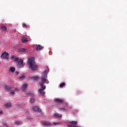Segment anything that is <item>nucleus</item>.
Segmentation results:
<instances>
[{
    "label": "nucleus",
    "mask_w": 127,
    "mask_h": 127,
    "mask_svg": "<svg viewBox=\"0 0 127 127\" xmlns=\"http://www.w3.org/2000/svg\"><path fill=\"white\" fill-rule=\"evenodd\" d=\"M47 82H48V80H47V70H46L43 72L41 79V81L39 82L41 88L39 90V92L41 95H45L44 90L46 89V86L44 85V84L47 83Z\"/></svg>",
    "instance_id": "1"
},
{
    "label": "nucleus",
    "mask_w": 127,
    "mask_h": 127,
    "mask_svg": "<svg viewBox=\"0 0 127 127\" xmlns=\"http://www.w3.org/2000/svg\"><path fill=\"white\" fill-rule=\"evenodd\" d=\"M28 65L29 66V69H30L32 71H36V70H37V68H38V66L36 65L35 62L33 61V59L32 58L29 59Z\"/></svg>",
    "instance_id": "2"
},
{
    "label": "nucleus",
    "mask_w": 127,
    "mask_h": 127,
    "mask_svg": "<svg viewBox=\"0 0 127 127\" xmlns=\"http://www.w3.org/2000/svg\"><path fill=\"white\" fill-rule=\"evenodd\" d=\"M14 62L17 63V66L19 68H23L25 65V64L24 62H23V60L19 59V58H16L14 61Z\"/></svg>",
    "instance_id": "3"
},
{
    "label": "nucleus",
    "mask_w": 127,
    "mask_h": 127,
    "mask_svg": "<svg viewBox=\"0 0 127 127\" xmlns=\"http://www.w3.org/2000/svg\"><path fill=\"white\" fill-rule=\"evenodd\" d=\"M70 125H68V127H78L77 126L78 122L77 121H71L69 122Z\"/></svg>",
    "instance_id": "4"
},
{
    "label": "nucleus",
    "mask_w": 127,
    "mask_h": 127,
    "mask_svg": "<svg viewBox=\"0 0 127 127\" xmlns=\"http://www.w3.org/2000/svg\"><path fill=\"white\" fill-rule=\"evenodd\" d=\"M9 54H8V53L4 52L1 55V58H3L4 59H9L8 56Z\"/></svg>",
    "instance_id": "5"
},
{
    "label": "nucleus",
    "mask_w": 127,
    "mask_h": 127,
    "mask_svg": "<svg viewBox=\"0 0 127 127\" xmlns=\"http://www.w3.org/2000/svg\"><path fill=\"white\" fill-rule=\"evenodd\" d=\"M33 110L34 112H38V113H41V109L38 107L37 106H34L33 107Z\"/></svg>",
    "instance_id": "6"
},
{
    "label": "nucleus",
    "mask_w": 127,
    "mask_h": 127,
    "mask_svg": "<svg viewBox=\"0 0 127 127\" xmlns=\"http://www.w3.org/2000/svg\"><path fill=\"white\" fill-rule=\"evenodd\" d=\"M59 110L63 111L64 112H66V111H68V110H69V107L65 105L64 108H60Z\"/></svg>",
    "instance_id": "7"
},
{
    "label": "nucleus",
    "mask_w": 127,
    "mask_h": 127,
    "mask_svg": "<svg viewBox=\"0 0 127 127\" xmlns=\"http://www.w3.org/2000/svg\"><path fill=\"white\" fill-rule=\"evenodd\" d=\"M55 102L56 103H59V104H63L64 100L62 99L56 98L55 99Z\"/></svg>",
    "instance_id": "8"
},
{
    "label": "nucleus",
    "mask_w": 127,
    "mask_h": 127,
    "mask_svg": "<svg viewBox=\"0 0 127 127\" xmlns=\"http://www.w3.org/2000/svg\"><path fill=\"white\" fill-rule=\"evenodd\" d=\"M43 47L41 45H38L36 46V50H37V51H39V50H41Z\"/></svg>",
    "instance_id": "9"
},
{
    "label": "nucleus",
    "mask_w": 127,
    "mask_h": 127,
    "mask_svg": "<svg viewBox=\"0 0 127 127\" xmlns=\"http://www.w3.org/2000/svg\"><path fill=\"white\" fill-rule=\"evenodd\" d=\"M28 85L27 84L25 83L24 85H22L21 90H22V91H24V90H25V89H26V88H27Z\"/></svg>",
    "instance_id": "10"
},
{
    "label": "nucleus",
    "mask_w": 127,
    "mask_h": 127,
    "mask_svg": "<svg viewBox=\"0 0 127 127\" xmlns=\"http://www.w3.org/2000/svg\"><path fill=\"white\" fill-rule=\"evenodd\" d=\"M0 29H1V30H2V31H6V30H7V28H6V27L4 26H1L0 27Z\"/></svg>",
    "instance_id": "11"
},
{
    "label": "nucleus",
    "mask_w": 127,
    "mask_h": 127,
    "mask_svg": "<svg viewBox=\"0 0 127 127\" xmlns=\"http://www.w3.org/2000/svg\"><path fill=\"white\" fill-rule=\"evenodd\" d=\"M43 126H44L45 127H48V126H51V124H50V123L48 122H45L43 123Z\"/></svg>",
    "instance_id": "12"
},
{
    "label": "nucleus",
    "mask_w": 127,
    "mask_h": 127,
    "mask_svg": "<svg viewBox=\"0 0 127 127\" xmlns=\"http://www.w3.org/2000/svg\"><path fill=\"white\" fill-rule=\"evenodd\" d=\"M4 88L6 89V90H7L8 91H9V90H11V89H12V87H10L9 85H5Z\"/></svg>",
    "instance_id": "13"
},
{
    "label": "nucleus",
    "mask_w": 127,
    "mask_h": 127,
    "mask_svg": "<svg viewBox=\"0 0 127 127\" xmlns=\"http://www.w3.org/2000/svg\"><path fill=\"white\" fill-rule=\"evenodd\" d=\"M21 41L22 43H25L26 42H27L28 40L26 38H23L21 39Z\"/></svg>",
    "instance_id": "14"
},
{
    "label": "nucleus",
    "mask_w": 127,
    "mask_h": 127,
    "mask_svg": "<svg viewBox=\"0 0 127 127\" xmlns=\"http://www.w3.org/2000/svg\"><path fill=\"white\" fill-rule=\"evenodd\" d=\"M20 52H28V50L26 49L22 48L19 50Z\"/></svg>",
    "instance_id": "15"
},
{
    "label": "nucleus",
    "mask_w": 127,
    "mask_h": 127,
    "mask_svg": "<svg viewBox=\"0 0 127 127\" xmlns=\"http://www.w3.org/2000/svg\"><path fill=\"white\" fill-rule=\"evenodd\" d=\"M4 106L6 107V108H10L11 107V103H6L4 104Z\"/></svg>",
    "instance_id": "16"
},
{
    "label": "nucleus",
    "mask_w": 127,
    "mask_h": 127,
    "mask_svg": "<svg viewBox=\"0 0 127 127\" xmlns=\"http://www.w3.org/2000/svg\"><path fill=\"white\" fill-rule=\"evenodd\" d=\"M55 117H56V118H61L62 116L58 113H57L55 114Z\"/></svg>",
    "instance_id": "17"
},
{
    "label": "nucleus",
    "mask_w": 127,
    "mask_h": 127,
    "mask_svg": "<svg viewBox=\"0 0 127 127\" xmlns=\"http://www.w3.org/2000/svg\"><path fill=\"white\" fill-rule=\"evenodd\" d=\"M10 72H14L15 71V68L13 67H11L10 68Z\"/></svg>",
    "instance_id": "18"
},
{
    "label": "nucleus",
    "mask_w": 127,
    "mask_h": 127,
    "mask_svg": "<svg viewBox=\"0 0 127 127\" xmlns=\"http://www.w3.org/2000/svg\"><path fill=\"white\" fill-rule=\"evenodd\" d=\"M65 84L64 82L62 83V84H61L60 85V88H63L64 87V86H65Z\"/></svg>",
    "instance_id": "19"
},
{
    "label": "nucleus",
    "mask_w": 127,
    "mask_h": 127,
    "mask_svg": "<svg viewBox=\"0 0 127 127\" xmlns=\"http://www.w3.org/2000/svg\"><path fill=\"white\" fill-rule=\"evenodd\" d=\"M25 95H29V96H31L32 95V94H31V93L28 92L27 91H25Z\"/></svg>",
    "instance_id": "20"
},
{
    "label": "nucleus",
    "mask_w": 127,
    "mask_h": 127,
    "mask_svg": "<svg viewBox=\"0 0 127 127\" xmlns=\"http://www.w3.org/2000/svg\"><path fill=\"white\" fill-rule=\"evenodd\" d=\"M15 124H16L17 126H19V125H21V122L19 121H16L15 122Z\"/></svg>",
    "instance_id": "21"
},
{
    "label": "nucleus",
    "mask_w": 127,
    "mask_h": 127,
    "mask_svg": "<svg viewBox=\"0 0 127 127\" xmlns=\"http://www.w3.org/2000/svg\"><path fill=\"white\" fill-rule=\"evenodd\" d=\"M25 78V75H22L19 77L20 80H22V79H24Z\"/></svg>",
    "instance_id": "22"
},
{
    "label": "nucleus",
    "mask_w": 127,
    "mask_h": 127,
    "mask_svg": "<svg viewBox=\"0 0 127 127\" xmlns=\"http://www.w3.org/2000/svg\"><path fill=\"white\" fill-rule=\"evenodd\" d=\"M35 101V100H34V99H33V98L30 99V103H34Z\"/></svg>",
    "instance_id": "23"
},
{
    "label": "nucleus",
    "mask_w": 127,
    "mask_h": 127,
    "mask_svg": "<svg viewBox=\"0 0 127 127\" xmlns=\"http://www.w3.org/2000/svg\"><path fill=\"white\" fill-rule=\"evenodd\" d=\"M22 26L24 28H26V27H27V25H26L25 23H23Z\"/></svg>",
    "instance_id": "24"
},
{
    "label": "nucleus",
    "mask_w": 127,
    "mask_h": 127,
    "mask_svg": "<svg viewBox=\"0 0 127 127\" xmlns=\"http://www.w3.org/2000/svg\"><path fill=\"white\" fill-rule=\"evenodd\" d=\"M33 80H38L39 77L38 76H34L32 77Z\"/></svg>",
    "instance_id": "25"
},
{
    "label": "nucleus",
    "mask_w": 127,
    "mask_h": 127,
    "mask_svg": "<svg viewBox=\"0 0 127 127\" xmlns=\"http://www.w3.org/2000/svg\"><path fill=\"white\" fill-rule=\"evenodd\" d=\"M11 94H12V95H14L15 94V90L11 91Z\"/></svg>",
    "instance_id": "26"
},
{
    "label": "nucleus",
    "mask_w": 127,
    "mask_h": 127,
    "mask_svg": "<svg viewBox=\"0 0 127 127\" xmlns=\"http://www.w3.org/2000/svg\"><path fill=\"white\" fill-rule=\"evenodd\" d=\"M15 92L16 93H18V92H19V90L17 88H15Z\"/></svg>",
    "instance_id": "27"
},
{
    "label": "nucleus",
    "mask_w": 127,
    "mask_h": 127,
    "mask_svg": "<svg viewBox=\"0 0 127 127\" xmlns=\"http://www.w3.org/2000/svg\"><path fill=\"white\" fill-rule=\"evenodd\" d=\"M4 112H2V111H0V115H3Z\"/></svg>",
    "instance_id": "28"
},
{
    "label": "nucleus",
    "mask_w": 127,
    "mask_h": 127,
    "mask_svg": "<svg viewBox=\"0 0 127 127\" xmlns=\"http://www.w3.org/2000/svg\"><path fill=\"white\" fill-rule=\"evenodd\" d=\"M53 125L54 126H57V125H60V124L58 123H53Z\"/></svg>",
    "instance_id": "29"
},
{
    "label": "nucleus",
    "mask_w": 127,
    "mask_h": 127,
    "mask_svg": "<svg viewBox=\"0 0 127 127\" xmlns=\"http://www.w3.org/2000/svg\"><path fill=\"white\" fill-rule=\"evenodd\" d=\"M15 58V57L14 55H12L11 57V59H14Z\"/></svg>",
    "instance_id": "30"
},
{
    "label": "nucleus",
    "mask_w": 127,
    "mask_h": 127,
    "mask_svg": "<svg viewBox=\"0 0 127 127\" xmlns=\"http://www.w3.org/2000/svg\"><path fill=\"white\" fill-rule=\"evenodd\" d=\"M15 74H16V75H18V74H19V72H18V71H16V72H15Z\"/></svg>",
    "instance_id": "31"
}]
</instances>
